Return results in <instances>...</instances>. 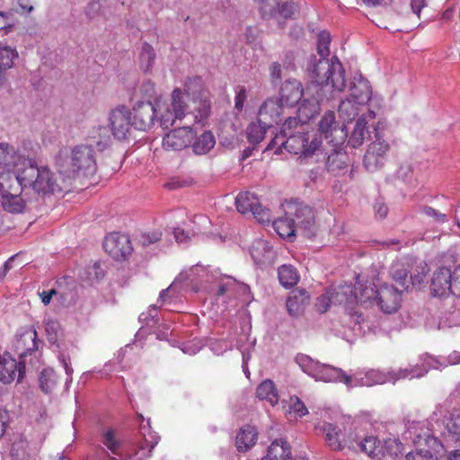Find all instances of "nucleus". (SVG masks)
<instances>
[{"label":"nucleus","instance_id":"33","mask_svg":"<svg viewBox=\"0 0 460 460\" xmlns=\"http://www.w3.org/2000/svg\"><path fill=\"white\" fill-rule=\"evenodd\" d=\"M272 226L276 233L282 238L293 241L296 233H298L294 221L290 216L279 217L272 222Z\"/></svg>","mask_w":460,"mask_h":460},{"label":"nucleus","instance_id":"56","mask_svg":"<svg viewBox=\"0 0 460 460\" xmlns=\"http://www.w3.org/2000/svg\"><path fill=\"white\" fill-rule=\"evenodd\" d=\"M45 331L49 342L50 344H57L61 332L59 323L55 320L49 319L45 323Z\"/></svg>","mask_w":460,"mask_h":460},{"label":"nucleus","instance_id":"51","mask_svg":"<svg viewBox=\"0 0 460 460\" xmlns=\"http://www.w3.org/2000/svg\"><path fill=\"white\" fill-rule=\"evenodd\" d=\"M270 127H269L270 128ZM266 128L268 126H264L258 121V124L252 123L247 128V137L250 143L258 144L262 141L265 137Z\"/></svg>","mask_w":460,"mask_h":460},{"label":"nucleus","instance_id":"6","mask_svg":"<svg viewBox=\"0 0 460 460\" xmlns=\"http://www.w3.org/2000/svg\"><path fill=\"white\" fill-rule=\"evenodd\" d=\"M287 216H290L298 233L306 238H313L317 233V225L313 208L304 202L291 200L284 205Z\"/></svg>","mask_w":460,"mask_h":460},{"label":"nucleus","instance_id":"61","mask_svg":"<svg viewBox=\"0 0 460 460\" xmlns=\"http://www.w3.org/2000/svg\"><path fill=\"white\" fill-rule=\"evenodd\" d=\"M247 99V92L244 86L239 85L235 88L234 108L242 111Z\"/></svg>","mask_w":460,"mask_h":460},{"label":"nucleus","instance_id":"46","mask_svg":"<svg viewBox=\"0 0 460 460\" xmlns=\"http://www.w3.org/2000/svg\"><path fill=\"white\" fill-rule=\"evenodd\" d=\"M319 110L318 102L315 99L304 100L298 107V116L296 118L301 123H305L306 119L313 118ZM306 126V124H305Z\"/></svg>","mask_w":460,"mask_h":460},{"label":"nucleus","instance_id":"60","mask_svg":"<svg viewBox=\"0 0 460 460\" xmlns=\"http://www.w3.org/2000/svg\"><path fill=\"white\" fill-rule=\"evenodd\" d=\"M331 305H333L332 298V296L330 295L329 290L327 289L323 295L320 296L317 298L315 307L319 313L323 314L329 309Z\"/></svg>","mask_w":460,"mask_h":460},{"label":"nucleus","instance_id":"40","mask_svg":"<svg viewBox=\"0 0 460 460\" xmlns=\"http://www.w3.org/2000/svg\"><path fill=\"white\" fill-rule=\"evenodd\" d=\"M20 159L19 155L16 153L14 148L6 144H0V167L11 168L17 164V161Z\"/></svg>","mask_w":460,"mask_h":460},{"label":"nucleus","instance_id":"19","mask_svg":"<svg viewBox=\"0 0 460 460\" xmlns=\"http://www.w3.org/2000/svg\"><path fill=\"white\" fill-rule=\"evenodd\" d=\"M156 110L150 102H138L134 107L133 124L139 130L150 128L155 120Z\"/></svg>","mask_w":460,"mask_h":460},{"label":"nucleus","instance_id":"62","mask_svg":"<svg viewBox=\"0 0 460 460\" xmlns=\"http://www.w3.org/2000/svg\"><path fill=\"white\" fill-rule=\"evenodd\" d=\"M421 212L425 216L433 218L436 222L444 223L447 221V217L446 214L441 213L431 207L424 206L421 208Z\"/></svg>","mask_w":460,"mask_h":460},{"label":"nucleus","instance_id":"14","mask_svg":"<svg viewBox=\"0 0 460 460\" xmlns=\"http://www.w3.org/2000/svg\"><path fill=\"white\" fill-rule=\"evenodd\" d=\"M376 305L385 314L396 312L402 302V291L393 285L384 284L377 288Z\"/></svg>","mask_w":460,"mask_h":460},{"label":"nucleus","instance_id":"10","mask_svg":"<svg viewBox=\"0 0 460 460\" xmlns=\"http://www.w3.org/2000/svg\"><path fill=\"white\" fill-rule=\"evenodd\" d=\"M109 119L113 136L119 140L128 138L134 127L130 111L125 106H119L111 111Z\"/></svg>","mask_w":460,"mask_h":460},{"label":"nucleus","instance_id":"42","mask_svg":"<svg viewBox=\"0 0 460 460\" xmlns=\"http://www.w3.org/2000/svg\"><path fill=\"white\" fill-rule=\"evenodd\" d=\"M156 55L154 48L147 42L142 44L141 51L139 54L140 67L147 73L151 71L155 61Z\"/></svg>","mask_w":460,"mask_h":460},{"label":"nucleus","instance_id":"43","mask_svg":"<svg viewBox=\"0 0 460 460\" xmlns=\"http://www.w3.org/2000/svg\"><path fill=\"white\" fill-rule=\"evenodd\" d=\"M102 443L112 455L118 456L119 458L124 456L120 450L122 442L117 438L114 429H109L102 434Z\"/></svg>","mask_w":460,"mask_h":460},{"label":"nucleus","instance_id":"34","mask_svg":"<svg viewBox=\"0 0 460 460\" xmlns=\"http://www.w3.org/2000/svg\"><path fill=\"white\" fill-rule=\"evenodd\" d=\"M348 155L345 152L335 150L330 154L325 162L326 170L333 175H339L347 168Z\"/></svg>","mask_w":460,"mask_h":460},{"label":"nucleus","instance_id":"54","mask_svg":"<svg viewBox=\"0 0 460 460\" xmlns=\"http://www.w3.org/2000/svg\"><path fill=\"white\" fill-rule=\"evenodd\" d=\"M29 443L25 438H19L14 440L12 445L11 454L18 460H23L29 456Z\"/></svg>","mask_w":460,"mask_h":460},{"label":"nucleus","instance_id":"21","mask_svg":"<svg viewBox=\"0 0 460 460\" xmlns=\"http://www.w3.org/2000/svg\"><path fill=\"white\" fill-rule=\"evenodd\" d=\"M375 118V111L369 109L367 115H362L358 119L348 142V144L352 148H358L361 146L367 139L370 138V132L367 128V123L368 120L374 119Z\"/></svg>","mask_w":460,"mask_h":460},{"label":"nucleus","instance_id":"44","mask_svg":"<svg viewBox=\"0 0 460 460\" xmlns=\"http://www.w3.org/2000/svg\"><path fill=\"white\" fill-rule=\"evenodd\" d=\"M358 103L352 99L342 100L339 105V116L344 122L352 121L358 114Z\"/></svg>","mask_w":460,"mask_h":460},{"label":"nucleus","instance_id":"16","mask_svg":"<svg viewBox=\"0 0 460 460\" xmlns=\"http://www.w3.org/2000/svg\"><path fill=\"white\" fill-rule=\"evenodd\" d=\"M24 370L25 365L22 362H17L9 353L0 355V382L3 384L12 383L16 374H18V382H20Z\"/></svg>","mask_w":460,"mask_h":460},{"label":"nucleus","instance_id":"23","mask_svg":"<svg viewBox=\"0 0 460 460\" xmlns=\"http://www.w3.org/2000/svg\"><path fill=\"white\" fill-rule=\"evenodd\" d=\"M40 341L38 340L37 332L34 327L31 326L22 330L18 335L15 342V348L20 358H24L28 354L35 351L39 348Z\"/></svg>","mask_w":460,"mask_h":460},{"label":"nucleus","instance_id":"64","mask_svg":"<svg viewBox=\"0 0 460 460\" xmlns=\"http://www.w3.org/2000/svg\"><path fill=\"white\" fill-rule=\"evenodd\" d=\"M87 274L90 279L99 281L104 277L105 271L100 262H95L93 266L88 268Z\"/></svg>","mask_w":460,"mask_h":460},{"label":"nucleus","instance_id":"3","mask_svg":"<svg viewBox=\"0 0 460 460\" xmlns=\"http://www.w3.org/2000/svg\"><path fill=\"white\" fill-rule=\"evenodd\" d=\"M23 181L29 182L38 194L47 195L61 193L67 189L66 178H58L48 167H38L30 164L23 169Z\"/></svg>","mask_w":460,"mask_h":460},{"label":"nucleus","instance_id":"39","mask_svg":"<svg viewBox=\"0 0 460 460\" xmlns=\"http://www.w3.org/2000/svg\"><path fill=\"white\" fill-rule=\"evenodd\" d=\"M257 397L260 400L268 401L272 406L279 402V395L272 381L265 380L258 387L256 391Z\"/></svg>","mask_w":460,"mask_h":460},{"label":"nucleus","instance_id":"55","mask_svg":"<svg viewBox=\"0 0 460 460\" xmlns=\"http://www.w3.org/2000/svg\"><path fill=\"white\" fill-rule=\"evenodd\" d=\"M331 43V35L328 31H323L318 34L317 52L320 58H327L330 55L329 46Z\"/></svg>","mask_w":460,"mask_h":460},{"label":"nucleus","instance_id":"58","mask_svg":"<svg viewBox=\"0 0 460 460\" xmlns=\"http://www.w3.org/2000/svg\"><path fill=\"white\" fill-rule=\"evenodd\" d=\"M237 285V281L230 277H227L225 280H223L219 286L217 295L224 296L228 295L229 296H235V286Z\"/></svg>","mask_w":460,"mask_h":460},{"label":"nucleus","instance_id":"41","mask_svg":"<svg viewBox=\"0 0 460 460\" xmlns=\"http://www.w3.org/2000/svg\"><path fill=\"white\" fill-rule=\"evenodd\" d=\"M280 284L285 288L294 287L299 280L297 270L291 265H282L278 270Z\"/></svg>","mask_w":460,"mask_h":460},{"label":"nucleus","instance_id":"63","mask_svg":"<svg viewBox=\"0 0 460 460\" xmlns=\"http://www.w3.org/2000/svg\"><path fill=\"white\" fill-rule=\"evenodd\" d=\"M290 409L299 417H303L308 413L307 408L298 397H291Z\"/></svg>","mask_w":460,"mask_h":460},{"label":"nucleus","instance_id":"30","mask_svg":"<svg viewBox=\"0 0 460 460\" xmlns=\"http://www.w3.org/2000/svg\"><path fill=\"white\" fill-rule=\"evenodd\" d=\"M427 445L430 449L420 448L414 452H410L406 455V460H438V448L441 444L434 437L427 438Z\"/></svg>","mask_w":460,"mask_h":460},{"label":"nucleus","instance_id":"29","mask_svg":"<svg viewBox=\"0 0 460 460\" xmlns=\"http://www.w3.org/2000/svg\"><path fill=\"white\" fill-rule=\"evenodd\" d=\"M310 296L305 289H295L287 300V308L290 315L302 314L309 304Z\"/></svg>","mask_w":460,"mask_h":460},{"label":"nucleus","instance_id":"35","mask_svg":"<svg viewBox=\"0 0 460 460\" xmlns=\"http://www.w3.org/2000/svg\"><path fill=\"white\" fill-rule=\"evenodd\" d=\"M258 433L255 428L244 426L236 436V446L239 451H247L257 440Z\"/></svg>","mask_w":460,"mask_h":460},{"label":"nucleus","instance_id":"57","mask_svg":"<svg viewBox=\"0 0 460 460\" xmlns=\"http://www.w3.org/2000/svg\"><path fill=\"white\" fill-rule=\"evenodd\" d=\"M384 449V457L389 456L391 457H396L402 454V445L396 439H387L382 443Z\"/></svg>","mask_w":460,"mask_h":460},{"label":"nucleus","instance_id":"52","mask_svg":"<svg viewBox=\"0 0 460 460\" xmlns=\"http://www.w3.org/2000/svg\"><path fill=\"white\" fill-rule=\"evenodd\" d=\"M395 178L406 185L412 184L414 181V172L411 164L408 162L402 163L398 167Z\"/></svg>","mask_w":460,"mask_h":460},{"label":"nucleus","instance_id":"59","mask_svg":"<svg viewBox=\"0 0 460 460\" xmlns=\"http://www.w3.org/2000/svg\"><path fill=\"white\" fill-rule=\"evenodd\" d=\"M257 221L262 225L269 224L270 222V212L268 208H263L259 201L251 211Z\"/></svg>","mask_w":460,"mask_h":460},{"label":"nucleus","instance_id":"26","mask_svg":"<svg viewBox=\"0 0 460 460\" xmlns=\"http://www.w3.org/2000/svg\"><path fill=\"white\" fill-rule=\"evenodd\" d=\"M332 298L333 305H343L348 309H353L357 304V296L353 292V287L349 285L332 286L328 288Z\"/></svg>","mask_w":460,"mask_h":460},{"label":"nucleus","instance_id":"9","mask_svg":"<svg viewBox=\"0 0 460 460\" xmlns=\"http://www.w3.org/2000/svg\"><path fill=\"white\" fill-rule=\"evenodd\" d=\"M349 94L351 99L358 105H364L369 102L370 109L381 108V98L376 95L372 96V88L367 79L361 74H355L349 84Z\"/></svg>","mask_w":460,"mask_h":460},{"label":"nucleus","instance_id":"24","mask_svg":"<svg viewBox=\"0 0 460 460\" xmlns=\"http://www.w3.org/2000/svg\"><path fill=\"white\" fill-rule=\"evenodd\" d=\"M314 379L323 382H342L348 387L353 386L352 377L346 375L342 369L321 363L317 369Z\"/></svg>","mask_w":460,"mask_h":460},{"label":"nucleus","instance_id":"53","mask_svg":"<svg viewBox=\"0 0 460 460\" xmlns=\"http://www.w3.org/2000/svg\"><path fill=\"white\" fill-rule=\"evenodd\" d=\"M391 274L395 282H397L402 288L407 289L409 285L408 271L400 263H395L392 266Z\"/></svg>","mask_w":460,"mask_h":460},{"label":"nucleus","instance_id":"15","mask_svg":"<svg viewBox=\"0 0 460 460\" xmlns=\"http://www.w3.org/2000/svg\"><path fill=\"white\" fill-rule=\"evenodd\" d=\"M195 133L190 127H179L170 131L163 139V146L167 150L179 151L190 146Z\"/></svg>","mask_w":460,"mask_h":460},{"label":"nucleus","instance_id":"28","mask_svg":"<svg viewBox=\"0 0 460 460\" xmlns=\"http://www.w3.org/2000/svg\"><path fill=\"white\" fill-rule=\"evenodd\" d=\"M352 447L373 459L381 460L384 457L382 442L374 436H367L364 438L355 440V445Z\"/></svg>","mask_w":460,"mask_h":460},{"label":"nucleus","instance_id":"17","mask_svg":"<svg viewBox=\"0 0 460 460\" xmlns=\"http://www.w3.org/2000/svg\"><path fill=\"white\" fill-rule=\"evenodd\" d=\"M283 104L278 98H270L261 106L258 113V120L264 126L272 128L274 124L281 121Z\"/></svg>","mask_w":460,"mask_h":460},{"label":"nucleus","instance_id":"49","mask_svg":"<svg viewBox=\"0 0 460 460\" xmlns=\"http://www.w3.org/2000/svg\"><path fill=\"white\" fill-rule=\"evenodd\" d=\"M57 375L53 369H44L40 373V386L46 393H51L57 385Z\"/></svg>","mask_w":460,"mask_h":460},{"label":"nucleus","instance_id":"1","mask_svg":"<svg viewBox=\"0 0 460 460\" xmlns=\"http://www.w3.org/2000/svg\"><path fill=\"white\" fill-rule=\"evenodd\" d=\"M56 165L59 174L66 179L93 176L97 170L95 153L88 145H78L70 151H59Z\"/></svg>","mask_w":460,"mask_h":460},{"label":"nucleus","instance_id":"31","mask_svg":"<svg viewBox=\"0 0 460 460\" xmlns=\"http://www.w3.org/2000/svg\"><path fill=\"white\" fill-rule=\"evenodd\" d=\"M353 292L357 296V304L362 306H368L373 304H376L377 288H374L371 285L363 284L360 281H357L353 287Z\"/></svg>","mask_w":460,"mask_h":460},{"label":"nucleus","instance_id":"7","mask_svg":"<svg viewBox=\"0 0 460 460\" xmlns=\"http://www.w3.org/2000/svg\"><path fill=\"white\" fill-rule=\"evenodd\" d=\"M383 128V124L378 122L374 129V140L369 144L364 155V167L370 172H377L384 167L390 150L389 143L380 132Z\"/></svg>","mask_w":460,"mask_h":460},{"label":"nucleus","instance_id":"38","mask_svg":"<svg viewBox=\"0 0 460 460\" xmlns=\"http://www.w3.org/2000/svg\"><path fill=\"white\" fill-rule=\"evenodd\" d=\"M215 144L214 135L210 131H205L193 142L192 149L196 155H206L215 146Z\"/></svg>","mask_w":460,"mask_h":460},{"label":"nucleus","instance_id":"4","mask_svg":"<svg viewBox=\"0 0 460 460\" xmlns=\"http://www.w3.org/2000/svg\"><path fill=\"white\" fill-rule=\"evenodd\" d=\"M313 81L322 87H330L333 91L341 92L346 86L345 71L337 58H320L313 65Z\"/></svg>","mask_w":460,"mask_h":460},{"label":"nucleus","instance_id":"2","mask_svg":"<svg viewBox=\"0 0 460 460\" xmlns=\"http://www.w3.org/2000/svg\"><path fill=\"white\" fill-rule=\"evenodd\" d=\"M283 133L286 141L281 142V146L288 152L299 155L300 159L322 155L319 150L321 140L315 135H309L305 123H301L296 118L289 117L285 120Z\"/></svg>","mask_w":460,"mask_h":460},{"label":"nucleus","instance_id":"25","mask_svg":"<svg viewBox=\"0 0 460 460\" xmlns=\"http://www.w3.org/2000/svg\"><path fill=\"white\" fill-rule=\"evenodd\" d=\"M445 441L449 445L460 446V411L454 409L444 420Z\"/></svg>","mask_w":460,"mask_h":460},{"label":"nucleus","instance_id":"36","mask_svg":"<svg viewBox=\"0 0 460 460\" xmlns=\"http://www.w3.org/2000/svg\"><path fill=\"white\" fill-rule=\"evenodd\" d=\"M273 254L272 246L265 240L258 239L251 247V255L256 262H265Z\"/></svg>","mask_w":460,"mask_h":460},{"label":"nucleus","instance_id":"12","mask_svg":"<svg viewBox=\"0 0 460 460\" xmlns=\"http://www.w3.org/2000/svg\"><path fill=\"white\" fill-rule=\"evenodd\" d=\"M156 444L157 442H149L145 439L138 444L133 445L128 452L121 456L120 458L110 456L108 451L101 447L95 457L97 460H146L151 456V453Z\"/></svg>","mask_w":460,"mask_h":460},{"label":"nucleus","instance_id":"37","mask_svg":"<svg viewBox=\"0 0 460 460\" xmlns=\"http://www.w3.org/2000/svg\"><path fill=\"white\" fill-rule=\"evenodd\" d=\"M1 204L5 211L19 214L23 212L26 207V200L22 194L5 195L4 197H1Z\"/></svg>","mask_w":460,"mask_h":460},{"label":"nucleus","instance_id":"50","mask_svg":"<svg viewBox=\"0 0 460 460\" xmlns=\"http://www.w3.org/2000/svg\"><path fill=\"white\" fill-rule=\"evenodd\" d=\"M296 362L305 373L314 378L320 362L314 361L312 358L304 354L297 355L296 357Z\"/></svg>","mask_w":460,"mask_h":460},{"label":"nucleus","instance_id":"11","mask_svg":"<svg viewBox=\"0 0 460 460\" xmlns=\"http://www.w3.org/2000/svg\"><path fill=\"white\" fill-rule=\"evenodd\" d=\"M105 252L116 261L126 260L133 251L128 235L112 233L103 242Z\"/></svg>","mask_w":460,"mask_h":460},{"label":"nucleus","instance_id":"47","mask_svg":"<svg viewBox=\"0 0 460 460\" xmlns=\"http://www.w3.org/2000/svg\"><path fill=\"white\" fill-rule=\"evenodd\" d=\"M387 381V377L385 374L379 370H369L366 373V376L360 379L353 380V386L356 385H366L372 386L374 385L384 384Z\"/></svg>","mask_w":460,"mask_h":460},{"label":"nucleus","instance_id":"45","mask_svg":"<svg viewBox=\"0 0 460 460\" xmlns=\"http://www.w3.org/2000/svg\"><path fill=\"white\" fill-rule=\"evenodd\" d=\"M257 201L258 198L256 195L250 191H244L237 195L235 199V206L240 213L244 214L252 211Z\"/></svg>","mask_w":460,"mask_h":460},{"label":"nucleus","instance_id":"32","mask_svg":"<svg viewBox=\"0 0 460 460\" xmlns=\"http://www.w3.org/2000/svg\"><path fill=\"white\" fill-rule=\"evenodd\" d=\"M291 449L285 440H275L268 448L267 455L261 460H290Z\"/></svg>","mask_w":460,"mask_h":460},{"label":"nucleus","instance_id":"22","mask_svg":"<svg viewBox=\"0 0 460 460\" xmlns=\"http://www.w3.org/2000/svg\"><path fill=\"white\" fill-rule=\"evenodd\" d=\"M316 430L321 433L327 447L332 451H341L344 448L341 437L342 430L336 424L323 421L315 427Z\"/></svg>","mask_w":460,"mask_h":460},{"label":"nucleus","instance_id":"8","mask_svg":"<svg viewBox=\"0 0 460 460\" xmlns=\"http://www.w3.org/2000/svg\"><path fill=\"white\" fill-rule=\"evenodd\" d=\"M260 11L264 19H294L296 4L289 0H259Z\"/></svg>","mask_w":460,"mask_h":460},{"label":"nucleus","instance_id":"27","mask_svg":"<svg viewBox=\"0 0 460 460\" xmlns=\"http://www.w3.org/2000/svg\"><path fill=\"white\" fill-rule=\"evenodd\" d=\"M303 96V88L296 80H287L280 90L279 102L283 105L293 106L301 101Z\"/></svg>","mask_w":460,"mask_h":460},{"label":"nucleus","instance_id":"18","mask_svg":"<svg viewBox=\"0 0 460 460\" xmlns=\"http://www.w3.org/2000/svg\"><path fill=\"white\" fill-rule=\"evenodd\" d=\"M22 178H23V169L19 171L17 174L9 172L0 174L1 197L22 194L23 190L29 187V182Z\"/></svg>","mask_w":460,"mask_h":460},{"label":"nucleus","instance_id":"5","mask_svg":"<svg viewBox=\"0 0 460 460\" xmlns=\"http://www.w3.org/2000/svg\"><path fill=\"white\" fill-rule=\"evenodd\" d=\"M210 109V103L208 100H199V106H195L193 110L186 103L184 93L179 89H174L172 93V102L166 107L165 111L162 114L160 122L164 128L172 126L175 119H182L186 113L197 111L195 118L204 119L208 117Z\"/></svg>","mask_w":460,"mask_h":460},{"label":"nucleus","instance_id":"13","mask_svg":"<svg viewBox=\"0 0 460 460\" xmlns=\"http://www.w3.org/2000/svg\"><path fill=\"white\" fill-rule=\"evenodd\" d=\"M319 129L328 143L332 144L334 147L342 145L347 137V132L344 130L343 126H340L332 111L326 113L319 122Z\"/></svg>","mask_w":460,"mask_h":460},{"label":"nucleus","instance_id":"48","mask_svg":"<svg viewBox=\"0 0 460 460\" xmlns=\"http://www.w3.org/2000/svg\"><path fill=\"white\" fill-rule=\"evenodd\" d=\"M18 58L14 48L0 43V69L6 71L13 65V60Z\"/></svg>","mask_w":460,"mask_h":460},{"label":"nucleus","instance_id":"20","mask_svg":"<svg viewBox=\"0 0 460 460\" xmlns=\"http://www.w3.org/2000/svg\"><path fill=\"white\" fill-rule=\"evenodd\" d=\"M430 290L435 296L453 294L452 272L448 268L441 267L433 273Z\"/></svg>","mask_w":460,"mask_h":460}]
</instances>
